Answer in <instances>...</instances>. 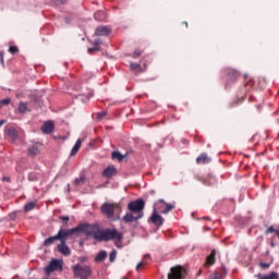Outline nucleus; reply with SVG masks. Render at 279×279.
Segmentation results:
<instances>
[{"label":"nucleus","mask_w":279,"mask_h":279,"mask_svg":"<svg viewBox=\"0 0 279 279\" xmlns=\"http://www.w3.org/2000/svg\"><path fill=\"white\" fill-rule=\"evenodd\" d=\"M36 208V203L34 202H28L24 206L25 213H29L31 210H34Z\"/></svg>","instance_id":"obj_28"},{"label":"nucleus","mask_w":279,"mask_h":279,"mask_svg":"<svg viewBox=\"0 0 279 279\" xmlns=\"http://www.w3.org/2000/svg\"><path fill=\"white\" fill-rule=\"evenodd\" d=\"M100 210L107 219H112V217H114V205L110 203H104L100 207Z\"/></svg>","instance_id":"obj_7"},{"label":"nucleus","mask_w":279,"mask_h":279,"mask_svg":"<svg viewBox=\"0 0 279 279\" xmlns=\"http://www.w3.org/2000/svg\"><path fill=\"white\" fill-rule=\"evenodd\" d=\"M221 271H222L223 274H227V272H228V269L226 268V266H221Z\"/></svg>","instance_id":"obj_47"},{"label":"nucleus","mask_w":279,"mask_h":279,"mask_svg":"<svg viewBox=\"0 0 279 279\" xmlns=\"http://www.w3.org/2000/svg\"><path fill=\"white\" fill-rule=\"evenodd\" d=\"M38 180H40V173H38V172H29L28 173L29 182H38Z\"/></svg>","instance_id":"obj_24"},{"label":"nucleus","mask_w":279,"mask_h":279,"mask_svg":"<svg viewBox=\"0 0 279 279\" xmlns=\"http://www.w3.org/2000/svg\"><path fill=\"white\" fill-rule=\"evenodd\" d=\"M271 246L274 247V243H271Z\"/></svg>","instance_id":"obj_58"},{"label":"nucleus","mask_w":279,"mask_h":279,"mask_svg":"<svg viewBox=\"0 0 279 279\" xmlns=\"http://www.w3.org/2000/svg\"><path fill=\"white\" fill-rule=\"evenodd\" d=\"M78 260H80V263H86L88 260V257L81 256V257H78Z\"/></svg>","instance_id":"obj_43"},{"label":"nucleus","mask_w":279,"mask_h":279,"mask_svg":"<svg viewBox=\"0 0 279 279\" xmlns=\"http://www.w3.org/2000/svg\"><path fill=\"white\" fill-rule=\"evenodd\" d=\"M148 221H151V223H154V226H157V228H160V226H162V223H165V218H162V216L160 214H158L156 207H154L153 214L149 217Z\"/></svg>","instance_id":"obj_8"},{"label":"nucleus","mask_w":279,"mask_h":279,"mask_svg":"<svg viewBox=\"0 0 279 279\" xmlns=\"http://www.w3.org/2000/svg\"><path fill=\"white\" fill-rule=\"evenodd\" d=\"M260 267H264L265 269H267V267H269L268 263H260Z\"/></svg>","instance_id":"obj_46"},{"label":"nucleus","mask_w":279,"mask_h":279,"mask_svg":"<svg viewBox=\"0 0 279 279\" xmlns=\"http://www.w3.org/2000/svg\"><path fill=\"white\" fill-rule=\"evenodd\" d=\"M117 260V250H112L109 254V262L114 263Z\"/></svg>","instance_id":"obj_32"},{"label":"nucleus","mask_w":279,"mask_h":279,"mask_svg":"<svg viewBox=\"0 0 279 279\" xmlns=\"http://www.w3.org/2000/svg\"><path fill=\"white\" fill-rule=\"evenodd\" d=\"M49 276H51V275L46 274V276L41 279H49Z\"/></svg>","instance_id":"obj_52"},{"label":"nucleus","mask_w":279,"mask_h":279,"mask_svg":"<svg viewBox=\"0 0 279 279\" xmlns=\"http://www.w3.org/2000/svg\"><path fill=\"white\" fill-rule=\"evenodd\" d=\"M0 62H1V64H4V61H3V51H0Z\"/></svg>","instance_id":"obj_45"},{"label":"nucleus","mask_w":279,"mask_h":279,"mask_svg":"<svg viewBox=\"0 0 279 279\" xmlns=\"http://www.w3.org/2000/svg\"><path fill=\"white\" fill-rule=\"evenodd\" d=\"M111 156H112V158H116L120 162H121V160H123V158H125V156H123L121 154V151H119V150L113 151Z\"/></svg>","instance_id":"obj_30"},{"label":"nucleus","mask_w":279,"mask_h":279,"mask_svg":"<svg viewBox=\"0 0 279 279\" xmlns=\"http://www.w3.org/2000/svg\"><path fill=\"white\" fill-rule=\"evenodd\" d=\"M143 53V51H141V49L136 48L132 54V58L136 59L138 58V56H141Z\"/></svg>","instance_id":"obj_39"},{"label":"nucleus","mask_w":279,"mask_h":279,"mask_svg":"<svg viewBox=\"0 0 279 279\" xmlns=\"http://www.w3.org/2000/svg\"><path fill=\"white\" fill-rule=\"evenodd\" d=\"M184 23V25L186 26V27H189V23L187 22H183Z\"/></svg>","instance_id":"obj_54"},{"label":"nucleus","mask_w":279,"mask_h":279,"mask_svg":"<svg viewBox=\"0 0 279 279\" xmlns=\"http://www.w3.org/2000/svg\"><path fill=\"white\" fill-rule=\"evenodd\" d=\"M96 36H110V28L108 26H98L95 29Z\"/></svg>","instance_id":"obj_16"},{"label":"nucleus","mask_w":279,"mask_h":279,"mask_svg":"<svg viewBox=\"0 0 279 279\" xmlns=\"http://www.w3.org/2000/svg\"><path fill=\"white\" fill-rule=\"evenodd\" d=\"M5 134H7V136H9V138H11L12 141H17V138H19V132H16V129H14V128L7 129V130H5Z\"/></svg>","instance_id":"obj_18"},{"label":"nucleus","mask_w":279,"mask_h":279,"mask_svg":"<svg viewBox=\"0 0 279 279\" xmlns=\"http://www.w3.org/2000/svg\"><path fill=\"white\" fill-rule=\"evenodd\" d=\"M258 279H279V277H278V272L274 271V272H271L269 275H265V276L258 275Z\"/></svg>","instance_id":"obj_25"},{"label":"nucleus","mask_w":279,"mask_h":279,"mask_svg":"<svg viewBox=\"0 0 279 279\" xmlns=\"http://www.w3.org/2000/svg\"><path fill=\"white\" fill-rule=\"evenodd\" d=\"M222 74L226 75L225 76L226 88H228L229 86H232V84H234V82H236L239 77V72H236V70H232L229 68H226L225 70H222Z\"/></svg>","instance_id":"obj_4"},{"label":"nucleus","mask_w":279,"mask_h":279,"mask_svg":"<svg viewBox=\"0 0 279 279\" xmlns=\"http://www.w3.org/2000/svg\"><path fill=\"white\" fill-rule=\"evenodd\" d=\"M53 130H56V124L53 123V121L44 122L41 126V132H44V134H51Z\"/></svg>","instance_id":"obj_13"},{"label":"nucleus","mask_w":279,"mask_h":279,"mask_svg":"<svg viewBox=\"0 0 279 279\" xmlns=\"http://www.w3.org/2000/svg\"><path fill=\"white\" fill-rule=\"evenodd\" d=\"M208 162H210V158H208V155L206 154H202L201 156H198L196 158V163L197 165H208Z\"/></svg>","instance_id":"obj_22"},{"label":"nucleus","mask_w":279,"mask_h":279,"mask_svg":"<svg viewBox=\"0 0 279 279\" xmlns=\"http://www.w3.org/2000/svg\"><path fill=\"white\" fill-rule=\"evenodd\" d=\"M10 101H12V99H10V98H4V99L0 100V108L2 106H8L10 104Z\"/></svg>","instance_id":"obj_37"},{"label":"nucleus","mask_w":279,"mask_h":279,"mask_svg":"<svg viewBox=\"0 0 279 279\" xmlns=\"http://www.w3.org/2000/svg\"><path fill=\"white\" fill-rule=\"evenodd\" d=\"M88 227L87 236H93L96 241H105L106 243H108V241H123V233L114 228L99 230V226L97 225H88Z\"/></svg>","instance_id":"obj_1"},{"label":"nucleus","mask_w":279,"mask_h":279,"mask_svg":"<svg viewBox=\"0 0 279 279\" xmlns=\"http://www.w3.org/2000/svg\"><path fill=\"white\" fill-rule=\"evenodd\" d=\"M29 156H38L40 154V150L38 149V146H32L28 148Z\"/></svg>","instance_id":"obj_29"},{"label":"nucleus","mask_w":279,"mask_h":279,"mask_svg":"<svg viewBox=\"0 0 279 279\" xmlns=\"http://www.w3.org/2000/svg\"><path fill=\"white\" fill-rule=\"evenodd\" d=\"M144 213L138 214L137 216H134L132 213H126L123 216L124 223H132V221H138V219H143Z\"/></svg>","instance_id":"obj_11"},{"label":"nucleus","mask_w":279,"mask_h":279,"mask_svg":"<svg viewBox=\"0 0 279 279\" xmlns=\"http://www.w3.org/2000/svg\"><path fill=\"white\" fill-rule=\"evenodd\" d=\"M184 268L178 266L170 269V272H168V279H182L184 278Z\"/></svg>","instance_id":"obj_9"},{"label":"nucleus","mask_w":279,"mask_h":279,"mask_svg":"<svg viewBox=\"0 0 279 279\" xmlns=\"http://www.w3.org/2000/svg\"><path fill=\"white\" fill-rule=\"evenodd\" d=\"M210 279H221V277H219L217 275H211Z\"/></svg>","instance_id":"obj_48"},{"label":"nucleus","mask_w":279,"mask_h":279,"mask_svg":"<svg viewBox=\"0 0 279 279\" xmlns=\"http://www.w3.org/2000/svg\"><path fill=\"white\" fill-rule=\"evenodd\" d=\"M107 258H108V252H106L105 250H101L94 257V262L95 263H104Z\"/></svg>","instance_id":"obj_17"},{"label":"nucleus","mask_w":279,"mask_h":279,"mask_svg":"<svg viewBox=\"0 0 279 279\" xmlns=\"http://www.w3.org/2000/svg\"><path fill=\"white\" fill-rule=\"evenodd\" d=\"M130 69H131V71H136V70L141 69V63H131Z\"/></svg>","instance_id":"obj_36"},{"label":"nucleus","mask_w":279,"mask_h":279,"mask_svg":"<svg viewBox=\"0 0 279 279\" xmlns=\"http://www.w3.org/2000/svg\"><path fill=\"white\" fill-rule=\"evenodd\" d=\"M17 112L20 114H25L26 112H32V110L28 109L27 102L20 101V104L17 106Z\"/></svg>","instance_id":"obj_21"},{"label":"nucleus","mask_w":279,"mask_h":279,"mask_svg":"<svg viewBox=\"0 0 279 279\" xmlns=\"http://www.w3.org/2000/svg\"><path fill=\"white\" fill-rule=\"evenodd\" d=\"M148 258H150L149 254L144 255V260L140 262L136 265V271H138V269H141V267H143V265H146L145 260H147Z\"/></svg>","instance_id":"obj_31"},{"label":"nucleus","mask_w":279,"mask_h":279,"mask_svg":"<svg viewBox=\"0 0 279 279\" xmlns=\"http://www.w3.org/2000/svg\"><path fill=\"white\" fill-rule=\"evenodd\" d=\"M128 208L131 213H137L141 215L145 208V201L143 198H137L133 202H130Z\"/></svg>","instance_id":"obj_5"},{"label":"nucleus","mask_w":279,"mask_h":279,"mask_svg":"<svg viewBox=\"0 0 279 279\" xmlns=\"http://www.w3.org/2000/svg\"><path fill=\"white\" fill-rule=\"evenodd\" d=\"M56 241H60V235H58V233L53 236L47 238L44 241V246L49 247L50 245H53V243H56Z\"/></svg>","instance_id":"obj_19"},{"label":"nucleus","mask_w":279,"mask_h":279,"mask_svg":"<svg viewBox=\"0 0 279 279\" xmlns=\"http://www.w3.org/2000/svg\"><path fill=\"white\" fill-rule=\"evenodd\" d=\"M3 180H5L7 182H10V179H9V178H3Z\"/></svg>","instance_id":"obj_53"},{"label":"nucleus","mask_w":279,"mask_h":279,"mask_svg":"<svg viewBox=\"0 0 279 279\" xmlns=\"http://www.w3.org/2000/svg\"><path fill=\"white\" fill-rule=\"evenodd\" d=\"M87 51H88V53H93L95 51H99V48L94 46L93 48H88Z\"/></svg>","instance_id":"obj_42"},{"label":"nucleus","mask_w":279,"mask_h":279,"mask_svg":"<svg viewBox=\"0 0 279 279\" xmlns=\"http://www.w3.org/2000/svg\"><path fill=\"white\" fill-rule=\"evenodd\" d=\"M73 276L75 279H88L93 276V268L88 265L77 263L72 266Z\"/></svg>","instance_id":"obj_3"},{"label":"nucleus","mask_w":279,"mask_h":279,"mask_svg":"<svg viewBox=\"0 0 279 279\" xmlns=\"http://www.w3.org/2000/svg\"><path fill=\"white\" fill-rule=\"evenodd\" d=\"M102 175L110 180L113 175H117V167L108 166L104 171Z\"/></svg>","instance_id":"obj_14"},{"label":"nucleus","mask_w":279,"mask_h":279,"mask_svg":"<svg viewBox=\"0 0 279 279\" xmlns=\"http://www.w3.org/2000/svg\"><path fill=\"white\" fill-rule=\"evenodd\" d=\"M159 204H163V206H166V208H162V205H157V210H159V213H161V215H169V213H171V210H173V205L165 202V199L160 198L158 201Z\"/></svg>","instance_id":"obj_10"},{"label":"nucleus","mask_w":279,"mask_h":279,"mask_svg":"<svg viewBox=\"0 0 279 279\" xmlns=\"http://www.w3.org/2000/svg\"><path fill=\"white\" fill-rule=\"evenodd\" d=\"M85 180H86V177L84 174H80V177L74 180V186H82Z\"/></svg>","instance_id":"obj_26"},{"label":"nucleus","mask_w":279,"mask_h":279,"mask_svg":"<svg viewBox=\"0 0 279 279\" xmlns=\"http://www.w3.org/2000/svg\"><path fill=\"white\" fill-rule=\"evenodd\" d=\"M9 53H12L14 56V53H19V47L16 46H11L9 48Z\"/></svg>","instance_id":"obj_35"},{"label":"nucleus","mask_w":279,"mask_h":279,"mask_svg":"<svg viewBox=\"0 0 279 279\" xmlns=\"http://www.w3.org/2000/svg\"><path fill=\"white\" fill-rule=\"evenodd\" d=\"M75 16H76L75 13H68L64 17V22L66 23V25H71V23H73Z\"/></svg>","instance_id":"obj_27"},{"label":"nucleus","mask_w":279,"mask_h":279,"mask_svg":"<svg viewBox=\"0 0 279 279\" xmlns=\"http://www.w3.org/2000/svg\"><path fill=\"white\" fill-rule=\"evenodd\" d=\"M99 45H101V39H96L94 41V47H96L99 50L100 49Z\"/></svg>","instance_id":"obj_41"},{"label":"nucleus","mask_w":279,"mask_h":279,"mask_svg":"<svg viewBox=\"0 0 279 279\" xmlns=\"http://www.w3.org/2000/svg\"><path fill=\"white\" fill-rule=\"evenodd\" d=\"M95 93L93 92H89L87 95H86V99H90V97H94Z\"/></svg>","instance_id":"obj_44"},{"label":"nucleus","mask_w":279,"mask_h":279,"mask_svg":"<svg viewBox=\"0 0 279 279\" xmlns=\"http://www.w3.org/2000/svg\"><path fill=\"white\" fill-rule=\"evenodd\" d=\"M57 269H60V271H62V260L52 259L50 260L49 265L44 268V271L45 274H48V276H51V271H57Z\"/></svg>","instance_id":"obj_6"},{"label":"nucleus","mask_w":279,"mask_h":279,"mask_svg":"<svg viewBox=\"0 0 279 279\" xmlns=\"http://www.w3.org/2000/svg\"><path fill=\"white\" fill-rule=\"evenodd\" d=\"M274 232H278V229L274 228V226H270L267 230H266V234H274Z\"/></svg>","instance_id":"obj_38"},{"label":"nucleus","mask_w":279,"mask_h":279,"mask_svg":"<svg viewBox=\"0 0 279 279\" xmlns=\"http://www.w3.org/2000/svg\"><path fill=\"white\" fill-rule=\"evenodd\" d=\"M205 185H208V183H206V181L204 182Z\"/></svg>","instance_id":"obj_57"},{"label":"nucleus","mask_w":279,"mask_h":279,"mask_svg":"<svg viewBox=\"0 0 279 279\" xmlns=\"http://www.w3.org/2000/svg\"><path fill=\"white\" fill-rule=\"evenodd\" d=\"M80 147H82V140L78 138L72 147L70 156H75L80 151Z\"/></svg>","instance_id":"obj_23"},{"label":"nucleus","mask_w":279,"mask_h":279,"mask_svg":"<svg viewBox=\"0 0 279 279\" xmlns=\"http://www.w3.org/2000/svg\"><path fill=\"white\" fill-rule=\"evenodd\" d=\"M106 114H108L106 111L98 112V113H97V120H98V121H101V119H104V117H106Z\"/></svg>","instance_id":"obj_40"},{"label":"nucleus","mask_w":279,"mask_h":279,"mask_svg":"<svg viewBox=\"0 0 279 279\" xmlns=\"http://www.w3.org/2000/svg\"><path fill=\"white\" fill-rule=\"evenodd\" d=\"M11 219H16V213L11 214Z\"/></svg>","instance_id":"obj_50"},{"label":"nucleus","mask_w":279,"mask_h":279,"mask_svg":"<svg viewBox=\"0 0 279 279\" xmlns=\"http://www.w3.org/2000/svg\"><path fill=\"white\" fill-rule=\"evenodd\" d=\"M181 143H183V145H187L189 141L183 138Z\"/></svg>","instance_id":"obj_49"},{"label":"nucleus","mask_w":279,"mask_h":279,"mask_svg":"<svg viewBox=\"0 0 279 279\" xmlns=\"http://www.w3.org/2000/svg\"><path fill=\"white\" fill-rule=\"evenodd\" d=\"M57 250L62 256H69L71 254V248L66 245V242L60 241V244L57 245Z\"/></svg>","instance_id":"obj_12"},{"label":"nucleus","mask_w":279,"mask_h":279,"mask_svg":"<svg viewBox=\"0 0 279 279\" xmlns=\"http://www.w3.org/2000/svg\"><path fill=\"white\" fill-rule=\"evenodd\" d=\"M4 123H5V120H0V128H2Z\"/></svg>","instance_id":"obj_51"},{"label":"nucleus","mask_w":279,"mask_h":279,"mask_svg":"<svg viewBox=\"0 0 279 279\" xmlns=\"http://www.w3.org/2000/svg\"><path fill=\"white\" fill-rule=\"evenodd\" d=\"M88 223H81L72 229H64V227H61L57 234L59 236V241H63L66 243L70 236H73L74 234H80V232L85 234V236H88Z\"/></svg>","instance_id":"obj_2"},{"label":"nucleus","mask_w":279,"mask_h":279,"mask_svg":"<svg viewBox=\"0 0 279 279\" xmlns=\"http://www.w3.org/2000/svg\"><path fill=\"white\" fill-rule=\"evenodd\" d=\"M217 250H213L211 253L207 256L205 265L210 267L217 263Z\"/></svg>","instance_id":"obj_15"},{"label":"nucleus","mask_w":279,"mask_h":279,"mask_svg":"<svg viewBox=\"0 0 279 279\" xmlns=\"http://www.w3.org/2000/svg\"><path fill=\"white\" fill-rule=\"evenodd\" d=\"M59 219L63 221L62 228H66L69 226V216H60Z\"/></svg>","instance_id":"obj_33"},{"label":"nucleus","mask_w":279,"mask_h":279,"mask_svg":"<svg viewBox=\"0 0 279 279\" xmlns=\"http://www.w3.org/2000/svg\"><path fill=\"white\" fill-rule=\"evenodd\" d=\"M94 19L95 21L104 22L107 21L108 15L106 14V11H97L96 13H94Z\"/></svg>","instance_id":"obj_20"},{"label":"nucleus","mask_w":279,"mask_h":279,"mask_svg":"<svg viewBox=\"0 0 279 279\" xmlns=\"http://www.w3.org/2000/svg\"><path fill=\"white\" fill-rule=\"evenodd\" d=\"M51 3L53 5H64V3H66V0H51Z\"/></svg>","instance_id":"obj_34"},{"label":"nucleus","mask_w":279,"mask_h":279,"mask_svg":"<svg viewBox=\"0 0 279 279\" xmlns=\"http://www.w3.org/2000/svg\"><path fill=\"white\" fill-rule=\"evenodd\" d=\"M250 100H251V101L254 100V96H251V97H250Z\"/></svg>","instance_id":"obj_55"},{"label":"nucleus","mask_w":279,"mask_h":279,"mask_svg":"<svg viewBox=\"0 0 279 279\" xmlns=\"http://www.w3.org/2000/svg\"><path fill=\"white\" fill-rule=\"evenodd\" d=\"M117 245V247H121V245H119V244H116Z\"/></svg>","instance_id":"obj_56"}]
</instances>
